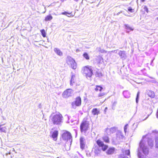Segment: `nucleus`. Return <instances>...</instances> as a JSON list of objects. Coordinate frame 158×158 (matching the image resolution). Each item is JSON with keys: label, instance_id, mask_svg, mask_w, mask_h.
I'll return each mask as SVG.
<instances>
[{"label": "nucleus", "instance_id": "nucleus-1", "mask_svg": "<svg viewBox=\"0 0 158 158\" xmlns=\"http://www.w3.org/2000/svg\"><path fill=\"white\" fill-rule=\"evenodd\" d=\"M148 141V143L150 147H152L153 145V141L152 139H147L145 136H143V139L140 141L139 143V146L143 151V153L146 155L149 153V149L146 146V141Z\"/></svg>", "mask_w": 158, "mask_h": 158}, {"label": "nucleus", "instance_id": "nucleus-2", "mask_svg": "<svg viewBox=\"0 0 158 158\" xmlns=\"http://www.w3.org/2000/svg\"><path fill=\"white\" fill-rule=\"evenodd\" d=\"M50 119L54 124L59 125L63 123V117L61 114L59 113L51 117Z\"/></svg>", "mask_w": 158, "mask_h": 158}, {"label": "nucleus", "instance_id": "nucleus-3", "mask_svg": "<svg viewBox=\"0 0 158 158\" xmlns=\"http://www.w3.org/2000/svg\"><path fill=\"white\" fill-rule=\"evenodd\" d=\"M89 123L87 119L84 118L81 123L80 126L81 132H85L89 128Z\"/></svg>", "mask_w": 158, "mask_h": 158}, {"label": "nucleus", "instance_id": "nucleus-4", "mask_svg": "<svg viewBox=\"0 0 158 158\" xmlns=\"http://www.w3.org/2000/svg\"><path fill=\"white\" fill-rule=\"evenodd\" d=\"M62 138L64 140L69 143L70 145L71 144L72 137L70 133L68 131L64 132L62 135Z\"/></svg>", "mask_w": 158, "mask_h": 158}, {"label": "nucleus", "instance_id": "nucleus-5", "mask_svg": "<svg viewBox=\"0 0 158 158\" xmlns=\"http://www.w3.org/2000/svg\"><path fill=\"white\" fill-rule=\"evenodd\" d=\"M67 62L68 65H70L71 67L73 69H75L77 67V64L75 60L71 57L68 56L66 60Z\"/></svg>", "mask_w": 158, "mask_h": 158}, {"label": "nucleus", "instance_id": "nucleus-6", "mask_svg": "<svg viewBox=\"0 0 158 158\" xmlns=\"http://www.w3.org/2000/svg\"><path fill=\"white\" fill-rule=\"evenodd\" d=\"M83 73L86 77H90L92 75V70L91 67L85 66L82 69Z\"/></svg>", "mask_w": 158, "mask_h": 158}, {"label": "nucleus", "instance_id": "nucleus-7", "mask_svg": "<svg viewBox=\"0 0 158 158\" xmlns=\"http://www.w3.org/2000/svg\"><path fill=\"white\" fill-rule=\"evenodd\" d=\"M73 92V91L72 89H68L63 92L62 96L64 98H67L72 96Z\"/></svg>", "mask_w": 158, "mask_h": 158}, {"label": "nucleus", "instance_id": "nucleus-8", "mask_svg": "<svg viewBox=\"0 0 158 158\" xmlns=\"http://www.w3.org/2000/svg\"><path fill=\"white\" fill-rule=\"evenodd\" d=\"M81 104V98L78 97L76 98L74 101L72 102V105L73 108H76L77 106H79Z\"/></svg>", "mask_w": 158, "mask_h": 158}, {"label": "nucleus", "instance_id": "nucleus-9", "mask_svg": "<svg viewBox=\"0 0 158 158\" xmlns=\"http://www.w3.org/2000/svg\"><path fill=\"white\" fill-rule=\"evenodd\" d=\"M97 143L99 147H101L102 150L104 151L108 148V146L105 145L103 142L99 139H98L97 141Z\"/></svg>", "mask_w": 158, "mask_h": 158}, {"label": "nucleus", "instance_id": "nucleus-10", "mask_svg": "<svg viewBox=\"0 0 158 158\" xmlns=\"http://www.w3.org/2000/svg\"><path fill=\"white\" fill-rule=\"evenodd\" d=\"M124 137L122 132L120 131H118L116 133V139L118 141H120Z\"/></svg>", "mask_w": 158, "mask_h": 158}, {"label": "nucleus", "instance_id": "nucleus-11", "mask_svg": "<svg viewBox=\"0 0 158 158\" xmlns=\"http://www.w3.org/2000/svg\"><path fill=\"white\" fill-rule=\"evenodd\" d=\"M120 57L123 59H125L127 58V56L125 51H120L118 53Z\"/></svg>", "mask_w": 158, "mask_h": 158}, {"label": "nucleus", "instance_id": "nucleus-12", "mask_svg": "<svg viewBox=\"0 0 158 158\" xmlns=\"http://www.w3.org/2000/svg\"><path fill=\"white\" fill-rule=\"evenodd\" d=\"M58 133V131H55L52 132V137L54 141H56L57 140Z\"/></svg>", "mask_w": 158, "mask_h": 158}, {"label": "nucleus", "instance_id": "nucleus-13", "mask_svg": "<svg viewBox=\"0 0 158 158\" xmlns=\"http://www.w3.org/2000/svg\"><path fill=\"white\" fill-rule=\"evenodd\" d=\"M117 128L116 127H114L110 129H107L106 130V131L107 132H108L110 134H111L115 133L116 130H117Z\"/></svg>", "mask_w": 158, "mask_h": 158}, {"label": "nucleus", "instance_id": "nucleus-14", "mask_svg": "<svg viewBox=\"0 0 158 158\" xmlns=\"http://www.w3.org/2000/svg\"><path fill=\"white\" fill-rule=\"evenodd\" d=\"M7 129V127L4 126V125H0V131L6 133Z\"/></svg>", "mask_w": 158, "mask_h": 158}, {"label": "nucleus", "instance_id": "nucleus-15", "mask_svg": "<svg viewBox=\"0 0 158 158\" xmlns=\"http://www.w3.org/2000/svg\"><path fill=\"white\" fill-rule=\"evenodd\" d=\"M85 139L83 137H81L80 139V143L81 148L83 149L84 148L85 146Z\"/></svg>", "mask_w": 158, "mask_h": 158}, {"label": "nucleus", "instance_id": "nucleus-16", "mask_svg": "<svg viewBox=\"0 0 158 158\" xmlns=\"http://www.w3.org/2000/svg\"><path fill=\"white\" fill-rule=\"evenodd\" d=\"M54 51L59 56H62L63 55L62 52L60 49L57 48H55L54 49Z\"/></svg>", "mask_w": 158, "mask_h": 158}, {"label": "nucleus", "instance_id": "nucleus-17", "mask_svg": "<svg viewBox=\"0 0 158 158\" xmlns=\"http://www.w3.org/2000/svg\"><path fill=\"white\" fill-rule=\"evenodd\" d=\"M115 148H110L107 151L106 153L108 155L113 154Z\"/></svg>", "mask_w": 158, "mask_h": 158}, {"label": "nucleus", "instance_id": "nucleus-18", "mask_svg": "<svg viewBox=\"0 0 158 158\" xmlns=\"http://www.w3.org/2000/svg\"><path fill=\"white\" fill-rule=\"evenodd\" d=\"M92 113L94 115H98L99 113V110L97 108H94L92 110Z\"/></svg>", "mask_w": 158, "mask_h": 158}, {"label": "nucleus", "instance_id": "nucleus-19", "mask_svg": "<svg viewBox=\"0 0 158 158\" xmlns=\"http://www.w3.org/2000/svg\"><path fill=\"white\" fill-rule=\"evenodd\" d=\"M75 75H72L70 81V85H73V84L75 83Z\"/></svg>", "mask_w": 158, "mask_h": 158}, {"label": "nucleus", "instance_id": "nucleus-20", "mask_svg": "<svg viewBox=\"0 0 158 158\" xmlns=\"http://www.w3.org/2000/svg\"><path fill=\"white\" fill-rule=\"evenodd\" d=\"M124 25L125 27V28L127 30V32H129L130 31H131L133 30V29L131 27H130V26L129 25L127 24H125Z\"/></svg>", "mask_w": 158, "mask_h": 158}, {"label": "nucleus", "instance_id": "nucleus-21", "mask_svg": "<svg viewBox=\"0 0 158 158\" xmlns=\"http://www.w3.org/2000/svg\"><path fill=\"white\" fill-rule=\"evenodd\" d=\"M123 94L126 98H128L130 97V94L129 92L127 91H124L123 92Z\"/></svg>", "mask_w": 158, "mask_h": 158}, {"label": "nucleus", "instance_id": "nucleus-22", "mask_svg": "<svg viewBox=\"0 0 158 158\" xmlns=\"http://www.w3.org/2000/svg\"><path fill=\"white\" fill-rule=\"evenodd\" d=\"M102 139L106 143H109V140L108 136H104L102 137Z\"/></svg>", "mask_w": 158, "mask_h": 158}, {"label": "nucleus", "instance_id": "nucleus-23", "mask_svg": "<svg viewBox=\"0 0 158 158\" xmlns=\"http://www.w3.org/2000/svg\"><path fill=\"white\" fill-rule=\"evenodd\" d=\"M52 19V17L51 15H47L45 18V20L46 21H50Z\"/></svg>", "mask_w": 158, "mask_h": 158}, {"label": "nucleus", "instance_id": "nucleus-24", "mask_svg": "<svg viewBox=\"0 0 158 158\" xmlns=\"http://www.w3.org/2000/svg\"><path fill=\"white\" fill-rule=\"evenodd\" d=\"M117 103V101H114L113 102H112V109L114 110L115 109V107Z\"/></svg>", "mask_w": 158, "mask_h": 158}, {"label": "nucleus", "instance_id": "nucleus-25", "mask_svg": "<svg viewBox=\"0 0 158 158\" xmlns=\"http://www.w3.org/2000/svg\"><path fill=\"white\" fill-rule=\"evenodd\" d=\"M148 95L152 98H154L155 96V94L154 92L152 91H149L148 92Z\"/></svg>", "mask_w": 158, "mask_h": 158}, {"label": "nucleus", "instance_id": "nucleus-26", "mask_svg": "<svg viewBox=\"0 0 158 158\" xmlns=\"http://www.w3.org/2000/svg\"><path fill=\"white\" fill-rule=\"evenodd\" d=\"M102 89V88L100 86H96V87L95 89L96 91L99 90L100 91H101Z\"/></svg>", "mask_w": 158, "mask_h": 158}, {"label": "nucleus", "instance_id": "nucleus-27", "mask_svg": "<svg viewBox=\"0 0 158 158\" xmlns=\"http://www.w3.org/2000/svg\"><path fill=\"white\" fill-rule=\"evenodd\" d=\"M100 152L101 151L98 148H96L95 149L94 153L95 154L98 155V154H100Z\"/></svg>", "mask_w": 158, "mask_h": 158}, {"label": "nucleus", "instance_id": "nucleus-28", "mask_svg": "<svg viewBox=\"0 0 158 158\" xmlns=\"http://www.w3.org/2000/svg\"><path fill=\"white\" fill-rule=\"evenodd\" d=\"M96 76L97 77H100L102 76V74L101 72H97L96 74Z\"/></svg>", "mask_w": 158, "mask_h": 158}, {"label": "nucleus", "instance_id": "nucleus-29", "mask_svg": "<svg viewBox=\"0 0 158 158\" xmlns=\"http://www.w3.org/2000/svg\"><path fill=\"white\" fill-rule=\"evenodd\" d=\"M83 56L86 60H89V57L88 54L86 53H85L83 55Z\"/></svg>", "mask_w": 158, "mask_h": 158}, {"label": "nucleus", "instance_id": "nucleus-30", "mask_svg": "<svg viewBox=\"0 0 158 158\" xmlns=\"http://www.w3.org/2000/svg\"><path fill=\"white\" fill-rule=\"evenodd\" d=\"M40 31L41 32L42 35L43 37H45L46 36V33L45 30L44 29L41 30Z\"/></svg>", "mask_w": 158, "mask_h": 158}, {"label": "nucleus", "instance_id": "nucleus-31", "mask_svg": "<svg viewBox=\"0 0 158 158\" xmlns=\"http://www.w3.org/2000/svg\"><path fill=\"white\" fill-rule=\"evenodd\" d=\"M139 92H138L136 98V102L137 103H138L139 101Z\"/></svg>", "mask_w": 158, "mask_h": 158}, {"label": "nucleus", "instance_id": "nucleus-32", "mask_svg": "<svg viewBox=\"0 0 158 158\" xmlns=\"http://www.w3.org/2000/svg\"><path fill=\"white\" fill-rule=\"evenodd\" d=\"M128 124H127L124 127V131L126 133L127 131V128L128 127Z\"/></svg>", "mask_w": 158, "mask_h": 158}, {"label": "nucleus", "instance_id": "nucleus-33", "mask_svg": "<svg viewBox=\"0 0 158 158\" xmlns=\"http://www.w3.org/2000/svg\"><path fill=\"white\" fill-rule=\"evenodd\" d=\"M142 155L140 152H139V151L138 150V156L139 157V158H142Z\"/></svg>", "mask_w": 158, "mask_h": 158}, {"label": "nucleus", "instance_id": "nucleus-34", "mask_svg": "<svg viewBox=\"0 0 158 158\" xmlns=\"http://www.w3.org/2000/svg\"><path fill=\"white\" fill-rule=\"evenodd\" d=\"M67 14L70 15V13H67V12H62V13H61V14L62 15H65L69 17V16H68V15H67Z\"/></svg>", "mask_w": 158, "mask_h": 158}, {"label": "nucleus", "instance_id": "nucleus-35", "mask_svg": "<svg viewBox=\"0 0 158 158\" xmlns=\"http://www.w3.org/2000/svg\"><path fill=\"white\" fill-rule=\"evenodd\" d=\"M105 95V94L104 93H100L98 95V97H102Z\"/></svg>", "mask_w": 158, "mask_h": 158}, {"label": "nucleus", "instance_id": "nucleus-36", "mask_svg": "<svg viewBox=\"0 0 158 158\" xmlns=\"http://www.w3.org/2000/svg\"><path fill=\"white\" fill-rule=\"evenodd\" d=\"M125 153L126 155H129L130 154V151L129 150H127L126 151Z\"/></svg>", "mask_w": 158, "mask_h": 158}, {"label": "nucleus", "instance_id": "nucleus-37", "mask_svg": "<svg viewBox=\"0 0 158 158\" xmlns=\"http://www.w3.org/2000/svg\"><path fill=\"white\" fill-rule=\"evenodd\" d=\"M128 10L131 12H133L134 11V10L132 9L130 7L128 9Z\"/></svg>", "mask_w": 158, "mask_h": 158}, {"label": "nucleus", "instance_id": "nucleus-38", "mask_svg": "<svg viewBox=\"0 0 158 158\" xmlns=\"http://www.w3.org/2000/svg\"><path fill=\"white\" fill-rule=\"evenodd\" d=\"M118 50H114V51H112V52L114 53H117Z\"/></svg>", "mask_w": 158, "mask_h": 158}, {"label": "nucleus", "instance_id": "nucleus-39", "mask_svg": "<svg viewBox=\"0 0 158 158\" xmlns=\"http://www.w3.org/2000/svg\"><path fill=\"white\" fill-rule=\"evenodd\" d=\"M65 117H67L68 119H69V117L68 115H66L65 116Z\"/></svg>", "mask_w": 158, "mask_h": 158}, {"label": "nucleus", "instance_id": "nucleus-40", "mask_svg": "<svg viewBox=\"0 0 158 158\" xmlns=\"http://www.w3.org/2000/svg\"><path fill=\"white\" fill-rule=\"evenodd\" d=\"M10 154V152H9V153H6V156H7V155H9V154Z\"/></svg>", "mask_w": 158, "mask_h": 158}, {"label": "nucleus", "instance_id": "nucleus-41", "mask_svg": "<svg viewBox=\"0 0 158 158\" xmlns=\"http://www.w3.org/2000/svg\"><path fill=\"white\" fill-rule=\"evenodd\" d=\"M107 109V107H106L105 108V109L104 110V112H106V110Z\"/></svg>", "mask_w": 158, "mask_h": 158}, {"label": "nucleus", "instance_id": "nucleus-42", "mask_svg": "<svg viewBox=\"0 0 158 158\" xmlns=\"http://www.w3.org/2000/svg\"><path fill=\"white\" fill-rule=\"evenodd\" d=\"M140 1L141 2H144L145 0H140Z\"/></svg>", "mask_w": 158, "mask_h": 158}, {"label": "nucleus", "instance_id": "nucleus-43", "mask_svg": "<svg viewBox=\"0 0 158 158\" xmlns=\"http://www.w3.org/2000/svg\"><path fill=\"white\" fill-rule=\"evenodd\" d=\"M98 48V51H100V49H101L100 48Z\"/></svg>", "mask_w": 158, "mask_h": 158}, {"label": "nucleus", "instance_id": "nucleus-44", "mask_svg": "<svg viewBox=\"0 0 158 158\" xmlns=\"http://www.w3.org/2000/svg\"><path fill=\"white\" fill-rule=\"evenodd\" d=\"M76 2H77L79 0H74Z\"/></svg>", "mask_w": 158, "mask_h": 158}, {"label": "nucleus", "instance_id": "nucleus-45", "mask_svg": "<svg viewBox=\"0 0 158 158\" xmlns=\"http://www.w3.org/2000/svg\"><path fill=\"white\" fill-rule=\"evenodd\" d=\"M124 158H128L127 156H125Z\"/></svg>", "mask_w": 158, "mask_h": 158}, {"label": "nucleus", "instance_id": "nucleus-46", "mask_svg": "<svg viewBox=\"0 0 158 158\" xmlns=\"http://www.w3.org/2000/svg\"><path fill=\"white\" fill-rule=\"evenodd\" d=\"M148 117H147L145 119V120L147 118H148Z\"/></svg>", "mask_w": 158, "mask_h": 158}, {"label": "nucleus", "instance_id": "nucleus-47", "mask_svg": "<svg viewBox=\"0 0 158 158\" xmlns=\"http://www.w3.org/2000/svg\"><path fill=\"white\" fill-rule=\"evenodd\" d=\"M60 0L62 2H63L64 0Z\"/></svg>", "mask_w": 158, "mask_h": 158}, {"label": "nucleus", "instance_id": "nucleus-48", "mask_svg": "<svg viewBox=\"0 0 158 158\" xmlns=\"http://www.w3.org/2000/svg\"><path fill=\"white\" fill-rule=\"evenodd\" d=\"M156 19L158 20V17Z\"/></svg>", "mask_w": 158, "mask_h": 158}, {"label": "nucleus", "instance_id": "nucleus-49", "mask_svg": "<svg viewBox=\"0 0 158 158\" xmlns=\"http://www.w3.org/2000/svg\"><path fill=\"white\" fill-rule=\"evenodd\" d=\"M76 51H77H77H78V50H76Z\"/></svg>", "mask_w": 158, "mask_h": 158}, {"label": "nucleus", "instance_id": "nucleus-50", "mask_svg": "<svg viewBox=\"0 0 158 158\" xmlns=\"http://www.w3.org/2000/svg\"><path fill=\"white\" fill-rule=\"evenodd\" d=\"M76 51H77H77H78V50H76Z\"/></svg>", "mask_w": 158, "mask_h": 158}]
</instances>
